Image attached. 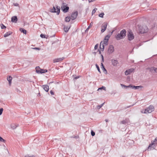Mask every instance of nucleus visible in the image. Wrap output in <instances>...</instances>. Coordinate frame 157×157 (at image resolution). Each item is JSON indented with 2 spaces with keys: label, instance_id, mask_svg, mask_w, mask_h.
Here are the masks:
<instances>
[{
  "label": "nucleus",
  "instance_id": "f257e3e1",
  "mask_svg": "<svg viewBox=\"0 0 157 157\" xmlns=\"http://www.w3.org/2000/svg\"><path fill=\"white\" fill-rule=\"evenodd\" d=\"M110 36L107 35L105 37L103 41H101L100 45V48L101 51H103L104 49V46L107 45L108 44V40Z\"/></svg>",
  "mask_w": 157,
  "mask_h": 157
},
{
  "label": "nucleus",
  "instance_id": "f03ea898",
  "mask_svg": "<svg viewBox=\"0 0 157 157\" xmlns=\"http://www.w3.org/2000/svg\"><path fill=\"white\" fill-rule=\"evenodd\" d=\"M126 31L125 29H123L119 33H118L116 36V38L117 40H119L124 38L125 36Z\"/></svg>",
  "mask_w": 157,
  "mask_h": 157
},
{
  "label": "nucleus",
  "instance_id": "7ed1b4c3",
  "mask_svg": "<svg viewBox=\"0 0 157 157\" xmlns=\"http://www.w3.org/2000/svg\"><path fill=\"white\" fill-rule=\"evenodd\" d=\"M60 8L59 6H56V7L53 6L52 8H50V11L52 13H56L57 14L59 15L60 11Z\"/></svg>",
  "mask_w": 157,
  "mask_h": 157
},
{
  "label": "nucleus",
  "instance_id": "20e7f679",
  "mask_svg": "<svg viewBox=\"0 0 157 157\" xmlns=\"http://www.w3.org/2000/svg\"><path fill=\"white\" fill-rule=\"evenodd\" d=\"M154 107L152 105H150L149 107L145 109V111L144 113H150L152 112L154 110Z\"/></svg>",
  "mask_w": 157,
  "mask_h": 157
},
{
  "label": "nucleus",
  "instance_id": "39448f33",
  "mask_svg": "<svg viewBox=\"0 0 157 157\" xmlns=\"http://www.w3.org/2000/svg\"><path fill=\"white\" fill-rule=\"evenodd\" d=\"M128 39L129 41L132 40L134 37L133 34L132 33L131 30H129L128 34Z\"/></svg>",
  "mask_w": 157,
  "mask_h": 157
},
{
  "label": "nucleus",
  "instance_id": "423d86ee",
  "mask_svg": "<svg viewBox=\"0 0 157 157\" xmlns=\"http://www.w3.org/2000/svg\"><path fill=\"white\" fill-rule=\"evenodd\" d=\"M107 26V23L106 22H104L101 25V33H103L106 29Z\"/></svg>",
  "mask_w": 157,
  "mask_h": 157
},
{
  "label": "nucleus",
  "instance_id": "0eeeda50",
  "mask_svg": "<svg viewBox=\"0 0 157 157\" xmlns=\"http://www.w3.org/2000/svg\"><path fill=\"white\" fill-rule=\"evenodd\" d=\"M78 13L77 11L72 13L71 16V19L72 20H75L77 17Z\"/></svg>",
  "mask_w": 157,
  "mask_h": 157
},
{
  "label": "nucleus",
  "instance_id": "6e6552de",
  "mask_svg": "<svg viewBox=\"0 0 157 157\" xmlns=\"http://www.w3.org/2000/svg\"><path fill=\"white\" fill-rule=\"evenodd\" d=\"M114 48L113 46L112 45H110L108 50V53L109 54H111L114 52Z\"/></svg>",
  "mask_w": 157,
  "mask_h": 157
},
{
  "label": "nucleus",
  "instance_id": "1a4fd4ad",
  "mask_svg": "<svg viewBox=\"0 0 157 157\" xmlns=\"http://www.w3.org/2000/svg\"><path fill=\"white\" fill-rule=\"evenodd\" d=\"M61 10L64 13H67L68 11L69 7L67 6H61Z\"/></svg>",
  "mask_w": 157,
  "mask_h": 157
},
{
  "label": "nucleus",
  "instance_id": "9d476101",
  "mask_svg": "<svg viewBox=\"0 0 157 157\" xmlns=\"http://www.w3.org/2000/svg\"><path fill=\"white\" fill-rule=\"evenodd\" d=\"M134 70V69L133 68H130L126 70L124 72L125 75H127L130 74Z\"/></svg>",
  "mask_w": 157,
  "mask_h": 157
},
{
  "label": "nucleus",
  "instance_id": "9b49d317",
  "mask_svg": "<svg viewBox=\"0 0 157 157\" xmlns=\"http://www.w3.org/2000/svg\"><path fill=\"white\" fill-rule=\"evenodd\" d=\"M112 64L114 66H116L117 64L118 63V61L116 59H112L111 60Z\"/></svg>",
  "mask_w": 157,
  "mask_h": 157
},
{
  "label": "nucleus",
  "instance_id": "f8f14e48",
  "mask_svg": "<svg viewBox=\"0 0 157 157\" xmlns=\"http://www.w3.org/2000/svg\"><path fill=\"white\" fill-rule=\"evenodd\" d=\"M129 120L128 118H126L124 120L122 121L120 123L121 124H127L129 123Z\"/></svg>",
  "mask_w": 157,
  "mask_h": 157
},
{
  "label": "nucleus",
  "instance_id": "ddd939ff",
  "mask_svg": "<svg viewBox=\"0 0 157 157\" xmlns=\"http://www.w3.org/2000/svg\"><path fill=\"white\" fill-rule=\"evenodd\" d=\"M64 59V57L55 59L53 60V62L54 63L58 62L63 60Z\"/></svg>",
  "mask_w": 157,
  "mask_h": 157
},
{
  "label": "nucleus",
  "instance_id": "4468645a",
  "mask_svg": "<svg viewBox=\"0 0 157 157\" xmlns=\"http://www.w3.org/2000/svg\"><path fill=\"white\" fill-rule=\"evenodd\" d=\"M157 138H156L153 141H151V144H150L148 146V149H149L150 148V147L151 145H153L154 144H157Z\"/></svg>",
  "mask_w": 157,
  "mask_h": 157
},
{
  "label": "nucleus",
  "instance_id": "2eb2a0df",
  "mask_svg": "<svg viewBox=\"0 0 157 157\" xmlns=\"http://www.w3.org/2000/svg\"><path fill=\"white\" fill-rule=\"evenodd\" d=\"M17 20V18L16 16H13L12 17L11 21L13 22L16 23Z\"/></svg>",
  "mask_w": 157,
  "mask_h": 157
},
{
  "label": "nucleus",
  "instance_id": "dca6fc26",
  "mask_svg": "<svg viewBox=\"0 0 157 157\" xmlns=\"http://www.w3.org/2000/svg\"><path fill=\"white\" fill-rule=\"evenodd\" d=\"M43 88L44 90L46 92H48L49 90V86L48 85H43Z\"/></svg>",
  "mask_w": 157,
  "mask_h": 157
},
{
  "label": "nucleus",
  "instance_id": "f3484780",
  "mask_svg": "<svg viewBox=\"0 0 157 157\" xmlns=\"http://www.w3.org/2000/svg\"><path fill=\"white\" fill-rule=\"evenodd\" d=\"M18 126V124H11V128L13 129H15Z\"/></svg>",
  "mask_w": 157,
  "mask_h": 157
},
{
  "label": "nucleus",
  "instance_id": "a211bd4d",
  "mask_svg": "<svg viewBox=\"0 0 157 157\" xmlns=\"http://www.w3.org/2000/svg\"><path fill=\"white\" fill-rule=\"evenodd\" d=\"M36 71L37 73H41L42 74V72H40V68L39 67L37 66L36 67Z\"/></svg>",
  "mask_w": 157,
  "mask_h": 157
},
{
  "label": "nucleus",
  "instance_id": "6ab92c4d",
  "mask_svg": "<svg viewBox=\"0 0 157 157\" xmlns=\"http://www.w3.org/2000/svg\"><path fill=\"white\" fill-rule=\"evenodd\" d=\"M12 78L11 76H9L7 77V80L8 81L9 84L10 85L11 83V81Z\"/></svg>",
  "mask_w": 157,
  "mask_h": 157
},
{
  "label": "nucleus",
  "instance_id": "aec40b11",
  "mask_svg": "<svg viewBox=\"0 0 157 157\" xmlns=\"http://www.w3.org/2000/svg\"><path fill=\"white\" fill-rule=\"evenodd\" d=\"M12 33V32H11L9 31L7 32L4 35V37H6L11 35Z\"/></svg>",
  "mask_w": 157,
  "mask_h": 157
},
{
  "label": "nucleus",
  "instance_id": "412c9836",
  "mask_svg": "<svg viewBox=\"0 0 157 157\" xmlns=\"http://www.w3.org/2000/svg\"><path fill=\"white\" fill-rule=\"evenodd\" d=\"M147 69L151 73H153V67H148Z\"/></svg>",
  "mask_w": 157,
  "mask_h": 157
},
{
  "label": "nucleus",
  "instance_id": "4be33fe9",
  "mask_svg": "<svg viewBox=\"0 0 157 157\" xmlns=\"http://www.w3.org/2000/svg\"><path fill=\"white\" fill-rule=\"evenodd\" d=\"M20 31L21 32L23 33L24 34H26V30L24 29L23 28H20Z\"/></svg>",
  "mask_w": 157,
  "mask_h": 157
},
{
  "label": "nucleus",
  "instance_id": "5701e85b",
  "mask_svg": "<svg viewBox=\"0 0 157 157\" xmlns=\"http://www.w3.org/2000/svg\"><path fill=\"white\" fill-rule=\"evenodd\" d=\"M71 18L70 17H67L65 18V21L67 22H69Z\"/></svg>",
  "mask_w": 157,
  "mask_h": 157
},
{
  "label": "nucleus",
  "instance_id": "b1692460",
  "mask_svg": "<svg viewBox=\"0 0 157 157\" xmlns=\"http://www.w3.org/2000/svg\"><path fill=\"white\" fill-rule=\"evenodd\" d=\"M155 145H154V146H153V145H151V147H150V148L149 149H148V147L147 150L148 151H150V150H153L155 149Z\"/></svg>",
  "mask_w": 157,
  "mask_h": 157
},
{
  "label": "nucleus",
  "instance_id": "393cba45",
  "mask_svg": "<svg viewBox=\"0 0 157 157\" xmlns=\"http://www.w3.org/2000/svg\"><path fill=\"white\" fill-rule=\"evenodd\" d=\"M70 28V27L68 28L67 27H64L63 29L65 32L67 33L68 32Z\"/></svg>",
  "mask_w": 157,
  "mask_h": 157
},
{
  "label": "nucleus",
  "instance_id": "a878e982",
  "mask_svg": "<svg viewBox=\"0 0 157 157\" xmlns=\"http://www.w3.org/2000/svg\"><path fill=\"white\" fill-rule=\"evenodd\" d=\"M40 36L42 38H45L46 39H47L48 37V36H46L43 34H41L40 35Z\"/></svg>",
  "mask_w": 157,
  "mask_h": 157
},
{
  "label": "nucleus",
  "instance_id": "bb28decb",
  "mask_svg": "<svg viewBox=\"0 0 157 157\" xmlns=\"http://www.w3.org/2000/svg\"><path fill=\"white\" fill-rule=\"evenodd\" d=\"M142 87L141 86H135L133 85L132 89H137L140 88Z\"/></svg>",
  "mask_w": 157,
  "mask_h": 157
},
{
  "label": "nucleus",
  "instance_id": "cd10ccee",
  "mask_svg": "<svg viewBox=\"0 0 157 157\" xmlns=\"http://www.w3.org/2000/svg\"><path fill=\"white\" fill-rule=\"evenodd\" d=\"M140 27H139L140 29V33H144L145 32V30H144L143 29H141L140 30Z\"/></svg>",
  "mask_w": 157,
  "mask_h": 157
},
{
  "label": "nucleus",
  "instance_id": "c85d7f7f",
  "mask_svg": "<svg viewBox=\"0 0 157 157\" xmlns=\"http://www.w3.org/2000/svg\"><path fill=\"white\" fill-rule=\"evenodd\" d=\"M104 102L102 104H101V105H98L97 106V108L98 109H99L100 108H101L104 105Z\"/></svg>",
  "mask_w": 157,
  "mask_h": 157
},
{
  "label": "nucleus",
  "instance_id": "c756f323",
  "mask_svg": "<svg viewBox=\"0 0 157 157\" xmlns=\"http://www.w3.org/2000/svg\"><path fill=\"white\" fill-rule=\"evenodd\" d=\"M102 89H103L104 90H106V88H105V86H102V87H100V88H99L98 89V90H102Z\"/></svg>",
  "mask_w": 157,
  "mask_h": 157
},
{
  "label": "nucleus",
  "instance_id": "7c9ffc66",
  "mask_svg": "<svg viewBox=\"0 0 157 157\" xmlns=\"http://www.w3.org/2000/svg\"><path fill=\"white\" fill-rule=\"evenodd\" d=\"M97 10V8H95L94 9L92 10V14L93 15L96 12V11Z\"/></svg>",
  "mask_w": 157,
  "mask_h": 157
},
{
  "label": "nucleus",
  "instance_id": "2f4dec72",
  "mask_svg": "<svg viewBox=\"0 0 157 157\" xmlns=\"http://www.w3.org/2000/svg\"><path fill=\"white\" fill-rule=\"evenodd\" d=\"M101 69H102L103 71L105 69V67L103 65V64L102 63H101Z\"/></svg>",
  "mask_w": 157,
  "mask_h": 157
},
{
  "label": "nucleus",
  "instance_id": "473e14b6",
  "mask_svg": "<svg viewBox=\"0 0 157 157\" xmlns=\"http://www.w3.org/2000/svg\"><path fill=\"white\" fill-rule=\"evenodd\" d=\"M153 73H157V68H156L155 67H153Z\"/></svg>",
  "mask_w": 157,
  "mask_h": 157
},
{
  "label": "nucleus",
  "instance_id": "72a5a7b5",
  "mask_svg": "<svg viewBox=\"0 0 157 157\" xmlns=\"http://www.w3.org/2000/svg\"><path fill=\"white\" fill-rule=\"evenodd\" d=\"M95 66H96V68L97 69V70L99 72L101 73V72L100 71V68H99L98 65L96 64Z\"/></svg>",
  "mask_w": 157,
  "mask_h": 157
},
{
  "label": "nucleus",
  "instance_id": "f704fd0d",
  "mask_svg": "<svg viewBox=\"0 0 157 157\" xmlns=\"http://www.w3.org/2000/svg\"><path fill=\"white\" fill-rule=\"evenodd\" d=\"M0 141L5 143L6 141L5 140L3 139L1 136H0Z\"/></svg>",
  "mask_w": 157,
  "mask_h": 157
},
{
  "label": "nucleus",
  "instance_id": "c9c22d12",
  "mask_svg": "<svg viewBox=\"0 0 157 157\" xmlns=\"http://www.w3.org/2000/svg\"><path fill=\"white\" fill-rule=\"evenodd\" d=\"M104 14V13H101L99 15V16L101 17L102 18L103 17Z\"/></svg>",
  "mask_w": 157,
  "mask_h": 157
},
{
  "label": "nucleus",
  "instance_id": "e433bc0d",
  "mask_svg": "<svg viewBox=\"0 0 157 157\" xmlns=\"http://www.w3.org/2000/svg\"><path fill=\"white\" fill-rule=\"evenodd\" d=\"M1 26L2 29H3L4 28H6V26H5L3 24H2L1 25Z\"/></svg>",
  "mask_w": 157,
  "mask_h": 157
},
{
  "label": "nucleus",
  "instance_id": "4c0bfd02",
  "mask_svg": "<svg viewBox=\"0 0 157 157\" xmlns=\"http://www.w3.org/2000/svg\"><path fill=\"white\" fill-rule=\"evenodd\" d=\"M121 85L122 87H124L125 88H128V86H126L122 84H121Z\"/></svg>",
  "mask_w": 157,
  "mask_h": 157
},
{
  "label": "nucleus",
  "instance_id": "58836bf2",
  "mask_svg": "<svg viewBox=\"0 0 157 157\" xmlns=\"http://www.w3.org/2000/svg\"><path fill=\"white\" fill-rule=\"evenodd\" d=\"M25 157H35L34 155H32V156H30L29 155H26Z\"/></svg>",
  "mask_w": 157,
  "mask_h": 157
},
{
  "label": "nucleus",
  "instance_id": "ea45409f",
  "mask_svg": "<svg viewBox=\"0 0 157 157\" xmlns=\"http://www.w3.org/2000/svg\"><path fill=\"white\" fill-rule=\"evenodd\" d=\"M91 135L92 136H94L95 135V132L93 131H92V130L91 131Z\"/></svg>",
  "mask_w": 157,
  "mask_h": 157
},
{
  "label": "nucleus",
  "instance_id": "a19ab883",
  "mask_svg": "<svg viewBox=\"0 0 157 157\" xmlns=\"http://www.w3.org/2000/svg\"><path fill=\"white\" fill-rule=\"evenodd\" d=\"M3 110V109L2 108H1L0 109V115L2 114Z\"/></svg>",
  "mask_w": 157,
  "mask_h": 157
},
{
  "label": "nucleus",
  "instance_id": "79ce46f5",
  "mask_svg": "<svg viewBox=\"0 0 157 157\" xmlns=\"http://www.w3.org/2000/svg\"><path fill=\"white\" fill-rule=\"evenodd\" d=\"M98 44H96L94 46V49L95 50H96L98 48Z\"/></svg>",
  "mask_w": 157,
  "mask_h": 157
},
{
  "label": "nucleus",
  "instance_id": "37998d69",
  "mask_svg": "<svg viewBox=\"0 0 157 157\" xmlns=\"http://www.w3.org/2000/svg\"><path fill=\"white\" fill-rule=\"evenodd\" d=\"M32 48L33 49H35V50H39L40 49V48Z\"/></svg>",
  "mask_w": 157,
  "mask_h": 157
},
{
  "label": "nucleus",
  "instance_id": "c03bdc74",
  "mask_svg": "<svg viewBox=\"0 0 157 157\" xmlns=\"http://www.w3.org/2000/svg\"><path fill=\"white\" fill-rule=\"evenodd\" d=\"M133 85L130 84L128 86V88H131L132 89Z\"/></svg>",
  "mask_w": 157,
  "mask_h": 157
},
{
  "label": "nucleus",
  "instance_id": "a18cd8bd",
  "mask_svg": "<svg viewBox=\"0 0 157 157\" xmlns=\"http://www.w3.org/2000/svg\"><path fill=\"white\" fill-rule=\"evenodd\" d=\"M13 5L14 6H19V4L18 3H13Z\"/></svg>",
  "mask_w": 157,
  "mask_h": 157
},
{
  "label": "nucleus",
  "instance_id": "49530a36",
  "mask_svg": "<svg viewBox=\"0 0 157 157\" xmlns=\"http://www.w3.org/2000/svg\"><path fill=\"white\" fill-rule=\"evenodd\" d=\"M90 26H89L88 28L86 29V30H85V32L86 33V32H87L88 31V30H89L90 28Z\"/></svg>",
  "mask_w": 157,
  "mask_h": 157
},
{
  "label": "nucleus",
  "instance_id": "de8ad7c7",
  "mask_svg": "<svg viewBox=\"0 0 157 157\" xmlns=\"http://www.w3.org/2000/svg\"><path fill=\"white\" fill-rule=\"evenodd\" d=\"M103 71L104 73L105 74H107V72L106 69L105 70H104V71Z\"/></svg>",
  "mask_w": 157,
  "mask_h": 157
},
{
  "label": "nucleus",
  "instance_id": "09e8293b",
  "mask_svg": "<svg viewBox=\"0 0 157 157\" xmlns=\"http://www.w3.org/2000/svg\"><path fill=\"white\" fill-rule=\"evenodd\" d=\"M50 93L52 95H54V92L52 90H51L50 91Z\"/></svg>",
  "mask_w": 157,
  "mask_h": 157
},
{
  "label": "nucleus",
  "instance_id": "8fccbe9b",
  "mask_svg": "<svg viewBox=\"0 0 157 157\" xmlns=\"http://www.w3.org/2000/svg\"><path fill=\"white\" fill-rule=\"evenodd\" d=\"M47 72V70L46 69H44V71L43 72H42V73H45Z\"/></svg>",
  "mask_w": 157,
  "mask_h": 157
},
{
  "label": "nucleus",
  "instance_id": "3c124183",
  "mask_svg": "<svg viewBox=\"0 0 157 157\" xmlns=\"http://www.w3.org/2000/svg\"><path fill=\"white\" fill-rule=\"evenodd\" d=\"M145 112V110H143L141 111V112L142 113H146V114H147V113H144Z\"/></svg>",
  "mask_w": 157,
  "mask_h": 157
},
{
  "label": "nucleus",
  "instance_id": "603ef678",
  "mask_svg": "<svg viewBox=\"0 0 157 157\" xmlns=\"http://www.w3.org/2000/svg\"><path fill=\"white\" fill-rule=\"evenodd\" d=\"M134 105V104H133L132 105H130L129 106H128L126 107V108H129L130 107H132Z\"/></svg>",
  "mask_w": 157,
  "mask_h": 157
},
{
  "label": "nucleus",
  "instance_id": "864d4df0",
  "mask_svg": "<svg viewBox=\"0 0 157 157\" xmlns=\"http://www.w3.org/2000/svg\"><path fill=\"white\" fill-rule=\"evenodd\" d=\"M101 58H102V63L104 62V57L102 55H101Z\"/></svg>",
  "mask_w": 157,
  "mask_h": 157
},
{
  "label": "nucleus",
  "instance_id": "5fc2aeb1",
  "mask_svg": "<svg viewBox=\"0 0 157 157\" xmlns=\"http://www.w3.org/2000/svg\"><path fill=\"white\" fill-rule=\"evenodd\" d=\"M43 71H44V69H41L40 68V72H43Z\"/></svg>",
  "mask_w": 157,
  "mask_h": 157
},
{
  "label": "nucleus",
  "instance_id": "6e6d98bb",
  "mask_svg": "<svg viewBox=\"0 0 157 157\" xmlns=\"http://www.w3.org/2000/svg\"><path fill=\"white\" fill-rule=\"evenodd\" d=\"M98 51L99 52V53L100 54L101 53V51H100V50L99 49H98Z\"/></svg>",
  "mask_w": 157,
  "mask_h": 157
},
{
  "label": "nucleus",
  "instance_id": "4d7b16f0",
  "mask_svg": "<svg viewBox=\"0 0 157 157\" xmlns=\"http://www.w3.org/2000/svg\"><path fill=\"white\" fill-rule=\"evenodd\" d=\"M53 81L51 82H50L49 83V84H51V83H53Z\"/></svg>",
  "mask_w": 157,
  "mask_h": 157
},
{
  "label": "nucleus",
  "instance_id": "13d9d810",
  "mask_svg": "<svg viewBox=\"0 0 157 157\" xmlns=\"http://www.w3.org/2000/svg\"><path fill=\"white\" fill-rule=\"evenodd\" d=\"M79 78V77H75V79H77V78Z\"/></svg>",
  "mask_w": 157,
  "mask_h": 157
},
{
  "label": "nucleus",
  "instance_id": "bf43d9fd",
  "mask_svg": "<svg viewBox=\"0 0 157 157\" xmlns=\"http://www.w3.org/2000/svg\"><path fill=\"white\" fill-rule=\"evenodd\" d=\"M105 121H106V122H108V120L107 119H105Z\"/></svg>",
  "mask_w": 157,
  "mask_h": 157
},
{
  "label": "nucleus",
  "instance_id": "052dcab7",
  "mask_svg": "<svg viewBox=\"0 0 157 157\" xmlns=\"http://www.w3.org/2000/svg\"><path fill=\"white\" fill-rule=\"evenodd\" d=\"M113 32V31L111 32V34Z\"/></svg>",
  "mask_w": 157,
  "mask_h": 157
},
{
  "label": "nucleus",
  "instance_id": "680f3d73",
  "mask_svg": "<svg viewBox=\"0 0 157 157\" xmlns=\"http://www.w3.org/2000/svg\"><path fill=\"white\" fill-rule=\"evenodd\" d=\"M39 94V95H40V94Z\"/></svg>",
  "mask_w": 157,
  "mask_h": 157
},
{
  "label": "nucleus",
  "instance_id": "e2e57ef3",
  "mask_svg": "<svg viewBox=\"0 0 157 157\" xmlns=\"http://www.w3.org/2000/svg\"><path fill=\"white\" fill-rule=\"evenodd\" d=\"M39 94V95H40V94Z\"/></svg>",
  "mask_w": 157,
  "mask_h": 157
}]
</instances>
